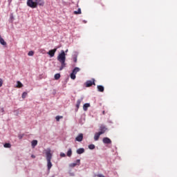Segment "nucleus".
<instances>
[{
  "label": "nucleus",
  "instance_id": "f257e3e1",
  "mask_svg": "<svg viewBox=\"0 0 177 177\" xmlns=\"http://www.w3.org/2000/svg\"><path fill=\"white\" fill-rule=\"evenodd\" d=\"M26 5L31 9H35L38 6H45V1L44 0H27Z\"/></svg>",
  "mask_w": 177,
  "mask_h": 177
},
{
  "label": "nucleus",
  "instance_id": "f03ea898",
  "mask_svg": "<svg viewBox=\"0 0 177 177\" xmlns=\"http://www.w3.org/2000/svg\"><path fill=\"white\" fill-rule=\"evenodd\" d=\"M57 60L61 64V67L59 68L60 71L66 67V53L63 51L57 57Z\"/></svg>",
  "mask_w": 177,
  "mask_h": 177
},
{
  "label": "nucleus",
  "instance_id": "7ed1b4c3",
  "mask_svg": "<svg viewBox=\"0 0 177 177\" xmlns=\"http://www.w3.org/2000/svg\"><path fill=\"white\" fill-rule=\"evenodd\" d=\"M50 149L49 148L45 150L46 157L47 160V167L48 170L52 168V162H50L52 160V153H50Z\"/></svg>",
  "mask_w": 177,
  "mask_h": 177
},
{
  "label": "nucleus",
  "instance_id": "20e7f679",
  "mask_svg": "<svg viewBox=\"0 0 177 177\" xmlns=\"http://www.w3.org/2000/svg\"><path fill=\"white\" fill-rule=\"evenodd\" d=\"M80 70L81 69H80V68H78V67H76L73 70V71H72V73H71V75H70L71 80H75V78H76L75 75H77V73L80 72Z\"/></svg>",
  "mask_w": 177,
  "mask_h": 177
},
{
  "label": "nucleus",
  "instance_id": "39448f33",
  "mask_svg": "<svg viewBox=\"0 0 177 177\" xmlns=\"http://www.w3.org/2000/svg\"><path fill=\"white\" fill-rule=\"evenodd\" d=\"M81 164V160L77 159L75 162L71 163L69 165V168H74L75 167H77V165H80Z\"/></svg>",
  "mask_w": 177,
  "mask_h": 177
},
{
  "label": "nucleus",
  "instance_id": "423d86ee",
  "mask_svg": "<svg viewBox=\"0 0 177 177\" xmlns=\"http://www.w3.org/2000/svg\"><path fill=\"white\" fill-rule=\"evenodd\" d=\"M92 85H95V79H92L91 80H88L86 82V88H89V86H92Z\"/></svg>",
  "mask_w": 177,
  "mask_h": 177
},
{
  "label": "nucleus",
  "instance_id": "0eeeda50",
  "mask_svg": "<svg viewBox=\"0 0 177 177\" xmlns=\"http://www.w3.org/2000/svg\"><path fill=\"white\" fill-rule=\"evenodd\" d=\"M106 131H107V128H106V126L104 125H101L100 127V131L99 133L101 134V135H103V133H104L106 132Z\"/></svg>",
  "mask_w": 177,
  "mask_h": 177
},
{
  "label": "nucleus",
  "instance_id": "6e6552de",
  "mask_svg": "<svg viewBox=\"0 0 177 177\" xmlns=\"http://www.w3.org/2000/svg\"><path fill=\"white\" fill-rule=\"evenodd\" d=\"M82 139H84V134L80 133L76 138L75 140L77 142H82Z\"/></svg>",
  "mask_w": 177,
  "mask_h": 177
},
{
  "label": "nucleus",
  "instance_id": "1a4fd4ad",
  "mask_svg": "<svg viewBox=\"0 0 177 177\" xmlns=\"http://www.w3.org/2000/svg\"><path fill=\"white\" fill-rule=\"evenodd\" d=\"M56 50H57V48L50 50L48 51V55H49L50 56V57H53V56H55V53H56Z\"/></svg>",
  "mask_w": 177,
  "mask_h": 177
},
{
  "label": "nucleus",
  "instance_id": "9d476101",
  "mask_svg": "<svg viewBox=\"0 0 177 177\" xmlns=\"http://www.w3.org/2000/svg\"><path fill=\"white\" fill-rule=\"evenodd\" d=\"M103 143L105 145H110L111 143V140L110 138L106 137L103 138Z\"/></svg>",
  "mask_w": 177,
  "mask_h": 177
},
{
  "label": "nucleus",
  "instance_id": "9b49d317",
  "mask_svg": "<svg viewBox=\"0 0 177 177\" xmlns=\"http://www.w3.org/2000/svg\"><path fill=\"white\" fill-rule=\"evenodd\" d=\"M100 135H102V134L99 132L95 133V136H94V140H95V141L99 140V138H100Z\"/></svg>",
  "mask_w": 177,
  "mask_h": 177
},
{
  "label": "nucleus",
  "instance_id": "f8f14e48",
  "mask_svg": "<svg viewBox=\"0 0 177 177\" xmlns=\"http://www.w3.org/2000/svg\"><path fill=\"white\" fill-rule=\"evenodd\" d=\"M98 92H104V87L102 85H98L97 86Z\"/></svg>",
  "mask_w": 177,
  "mask_h": 177
},
{
  "label": "nucleus",
  "instance_id": "ddd939ff",
  "mask_svg": "<svg viewBox=\"0 0 177 177\" xmlns=\"http://www.w3.org/2000/svg\"><path fill=\"white\" fill-rule=\"evenodd\" d=\"M88 107H91V104H88V103H86L83 105V110L84 111H86L88 110Z\"/></svg>",
  "mask_w": 177,
  "mask_h": 177
},
{
  "label": "nucleus",
  "instance_id": "4468645a",
  "mask_svg": "<svg viewBox=\"0 0 177 177\" xmlns=\"http://www.w3.org/2000/svg\"><path fill=\"white\" fill-rule=\"evenodd\" d=\"M84 153H85V149L84 148H80L77 150V154H82Z\"/></svg>",
  "mask_w": 177,
  "mask_h": 177
},
{
  "label": "nucleus",
  "instance_id": "2eb2a0df",
  "mask_svg": "<svg viewBox=\"0 0 177 177\" xmlns=\"http://www.w3.org/2000/svg\"><path fill=\"white\" fill-rule=\"evenodd\" d=\"M81 102H82V99L77 100V104H76L77 110H78V109H80V105L81 104Z\"/></svg>",
  "mask_w": 177,
  "mask_h": 177
},
{
  "label": "nucleus",
  "instance_id": "dca6fc26",
  "mask_svg": "<svg viewBox=\"0 0 177 177\" xmlns=\"http://www.w3.org/2000/svg\"><path fill=\"white\" fill-rule=\"evenodd\" d=\"M38 145V141L37 140H34L32 141V147H35Z\"/></svg>",
  "mask_w": 177,
  "mask_h": 177
},
{
  "label": "nucleus",
  "instance_id": "f3484780",
  "mask_svg": "<svg viewBox=\"0 0 177 177\" xmlns=\"http://www.w3.org/2000/svg\"><path fill=\"white\" fill-rule=\"evenodd\" d=\"M0 44H1V45H6V42L1 35H0Z\"/></svg>",
  "mask_w": 177,
  "mask_h": 177
},
{
  "label": "nucleus",
  "instance_id": "a211bd4d",
  "mask_svg": "<svg viewBox=\"0 0 177 177\" xmlns=\"http://www.w3.org/2000/svg\"><path fill=\"white\" fill-rule=\"evenodd\" d=\"M17 88H23L24 85L22 84L21 82L17 81Z\"/></svg>",
  "mask_w": 177,
  "mask_h": 177
},
{
  "label": "nucleus",
  "instance_id": "6ab92c4d",
  "mask_svg": "<svg viewBox=\"0 0 177 177\" xmlns=\"http://www.w3.org/2000/svg\"><path fill=\"white\" fill-rule=\"evenodd\" d=\"M55 80H57L60 79V73H57L54 76Z\"/></svg>",
  "mask_w": 177,
  "mask_h": 177
},
{
  "label": "nucleus",
  "instance_id": "aec40b11",
  "mask_svg": "<svg viewBox=\"0 0 177 177\" xmlns=\"http://www.w3.org/2000/svg\"><path fill=\"white\" fill-rule=\"evenodd\" d=\"M73 13L74 15H81V8H78L77 11H74Z\"/></svg>",
  "mask_w": 177,
  "mask_h": 177
},
{
  "label": "nucleus",
  "instance_id": "412c9836",
  "mask_svg": "<svg viewBox=\"0 0 177 177\" xmlns=\"http://www.w3.org/2000/svg\"><path fill=\"white\" fill-rule=\"evenodd\" d=\"M62 118H63V116H59V115H57V116L55 117V120H56V121H57V122H59V121H60V120H62Z\"/></svg>",
  "mask_w": 177,
  "mask_h": 177
},
{
  "label": "nucleus",
  "instance_id": "4be33fe9",
  "mask_svg": "<svg viewBox=\"0 0 177 177\" xmlns=\"http://www.w3.org/2000/svg\"><path fill=\"white\" fill-rule=\"evenodd\" d=\"M12 145H10V143H6L4 144V147H6V149H10Z\"/></svg>",
  "mask_w": 177,
  "mask_h": 177
},
{
  "label": "nucleus",
  "instance_id": "5701e85b",
  "mask_svg": "<svg viewBox=\"0 0 177 177\" xmlns=\"http://www.w3.org/2000/svg\"><path fill=\"white\" fill-rule=\"evenodd\" d=\"M88 149L90 150H93L95 149V145H93V144L89 145H88Z\"/></svg>",
  "mask_w": 177,
  "mask_h": 177
},
{
  "label": "nucleus",
  "instance_id": "b1692460",
  "mask_svg": "<svg viewBox=\"0 0 177 177\" xmlns=\"http://www.w3.org/2000/svg\"><path fill=\"white\" fill-rule=\"evenodd\" d=\"M71 154H72V151L71 149H68L67 151V156L68 157H71Z\"/></svg>",
  "mask_w": 177,
  "mask_h": 177
},
{
  "label": "nucleus",
  "instance_id": "393cba45",
  "mask_svg": "<svg viewBox=\"0 0 177 177\" xmlns=\"http://www.w3.org/2000/svg\"><path fill=\"white\" fill-rule=\"evenodd\" d=\"M26 96H27V92H24L22 93V99H26Z\"/></svg>",
  "mask_w": 177,
  "mask_h": 177
},
{
  "label": "nucleus",
  "instance_id": "a878e982",
  "mask_svg": "<svg viewBox=\"0 0 177 177\" xmlns=\"http://www.w3.org/2000/svg\"><path fill=\"white\" fill-rule=\"evenodd\" d=\"M28 55L29 56H34V51H32V50L29 51Z\"/></svg>",
  "mask_w": 177,
  "mask_h": 177
},
{
  "label": "nucleus",
  "instance_id": "bb28decb",
  "mask_svg": "<svg viewBox=\"0 0 177 177\" xmlns=\"http://www.w3.org/2000/svg\"><path fill=\"white\" fill-rule=\"evenodd\" d=\"M94 177H106L103 174H95Z\"/></svg>",
  "mask_w": 177,
  "mask_h": 177
},
{
  "label": "nucleus",
  "instance_id": "cd10ccee",
  "mask_svg": "<svg viewBox=\"0 0 177 177\" xmlns=\"http://www.w3.org/2000/svg\"><path fill=\"white\" fill-rule=\"evenodd\" d=\"M73 62L74 63H77V55H73Z\"/></svg>",
  "mask_w": 177,
  "mask_h": 177
},
{
  "label": "nucleus",
  "instance_id": "c85d7f7f",
  "mask_svg": "<svg viewBox=\"0 0 177 177\" xmlns=\"http://www.w3.org/2000/svg\"><path fill=\"white\" fill-rule=\"evenodd\" d=\"M2 85H3V80L0 78V88L2 86Z\"/></svg>",
  "mask_w": 177,
  "mask_h": 177
},
{
  "label": "nucleus",
  "instance_id": "c756f323",
  "mask_svg": "<svg viewBox=\"0 0 177 177\" xmlns=\"http://www.w3.org/2000/svg\"><path fill=\"white\" fill-rule=\"evenodd\" d=\"M60 156H61V157H66V153H60Z\"/></svg>",
  "mask_w": 177,
  "mask_h": 177
},
{
  "label": "nucleus",
  "instance_id": "7c9ffc66",
  "mask_svg": "<svg viewBox=\"0 0 177 177\" xmlns=\"http://www.w3.org/2000/svg\"><path fill=\"white\" fill-rule=\"evenodd\" d=\"M71 176H74V173L69 172Z\"/></svg>",
  "mask_w": 177,
  "mask_h": 177
},
{
  "label": "nucleus",
  "instance_id": "2f4dec72",
  "mask_svg": "<svg viewBox=\"0 0 177 177\" xmlns=\"http://www.w3.org/2000/svg\"><path fill=\"white\" fill-rule=\"evenodd\" d=\"M1 113H3V112L5 111V110L3 109V108H2V109H1Z\"/></svg>",
  "mask_w": 177,
  "mask_h": 177
},
{
  "label": "nucleus",
  "instance_id": "473e14b6",
  "mask_svg": "<svg viewBox=\"0 0 177 177\" xmlns=\"http://www.w3.org/2000/svg\"><path fill=\"white\" fill-rule=\"evenodd\" d=\"M31 157H32V158H35V155H32Z\"/></svg>",
  "mask_w": 177,
  "mask_h": 177
},
{
  "label": "nucleus",
  "instance_id": "72a5a7b5",
  "mask_svg": "<svg viewBox=\"0 0 177 177\" xmlns=\"http://www.w3.org/2000/svg\"><path fill=\"white\" fill-rule=\"evenodd\" d=\"M102 114L104 115L106 114V112L104 111H103Z\"/></svg>",
  "mask_w": 177,
  "mask_h": 177
}]
</instances>
